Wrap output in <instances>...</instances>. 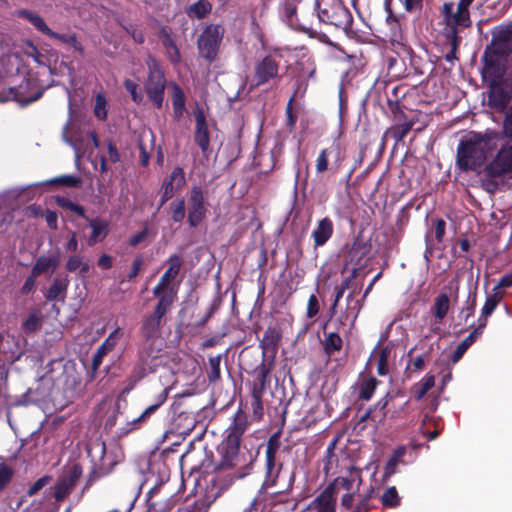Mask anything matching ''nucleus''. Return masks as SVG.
<instances>
[{"label":"nucleus","instance_id":"47","mask_svg":"<svg viewBox=\"0 0 512 512\" xmlns=\"http://www.w3.org/2000/svg\"><path fill=\"white\" fill-rule=\"evenodd\" d=\"M222 355L209 357V369L207 370V379L210 383H215L221 378L220 363Z\"/></svg>","mask_w":512,"mask_h":512},{"label":"nucleus","instance_id":"55","mask_svg":"<svg viewBox=\"0 0 512 512\" xmlns=\"http://www.w3.org/2000/svg\"><path fill=\"white\" fill-rule=\"evenodd\" d=\"M281 435H282L281 429L277 430L272 435H270V437L268 438L267 444H266L265 453L277 455V453L281 447Z\"/></svg>","mask_w":512,"mask_h":512},{"label":"nucleus","instance_id":"6","mask_svg":"<svg viewBox=\"0 0 512 512\" xmlns=\"http://www.w3.org/2000/svg\"><path fill=\"white\" fill-rule=\"evenodd\" d=\"M168 268L160 277L156 286L152 289V294L160 300L162 297L168 299L170 304L177 300L178 288L172 285L183 267V259L179 254H171L167 259Z\"/></svg>","mask_w":512,"mask_h":512},{"label":"nucleus","instance_id":"58","mask_svg":"<svg viewBox=\"0 0 512 512\" xmlns=\"http://www.w3.org/2000/svg\"><path fill=\"white\" fill-rule=\"evenodd\" d=\"M392 399L389 393L381 398L374 406H372L374 412L378 414L379 422H383L387 416V406L389 401Z\"/></svg>","mask_w":512,"mask_h":512},{"label":"nucleus","instance_id":"23","mask_svg":"<svg viewBox=\"0 0 512 512\" xmlns=\"http://www.w3.org/2000/svg\"><path fill=\"white\" fill-rule=\"evenodd\" d=\"M274 368V356L263 358L260 365L255 368L256 377L251 384L250 391L265 393L270 385V374Z\"/></svg>","mask_w":512,"mask_h":512},{"label":"nucleus","instance_id":"35","mask_svg":"<svg viewBox=\"0 0 512 512\" xmlns=\"http://www.w3.org/2000/svg\"><path fill=\"white\" fill-rule=\"evenodd\" d=\"M157 339L141 338L137 345V354L147 357L155 362L160 349L156 347Z\"/></svg>","mask_w":512,"mask_h":512},{"label":"nucleus","instance_id":"22","mask_svg":"<svg viewBox=\"0 0 512 512\" xmlns=\"http://www.w3.org/2000/svg\"><path fill=\"white\" fill-rule=\"evenodd\" d=\"M155 367L156 364L154 361L136 354V359L126 379L128 386L132 389L137 383L146 378L149 374L153 373L155 371Z\"/></svg>","mask_w":512,"mask_h":512},{"label":"nucleus","instance_id":"49","mask_svg":"<svg viewBox=\"0 0 512 512\" xmlns=\"http://www.w3.org/2000/svg\"><path fill=\"white\" fill-rule=\"evenodd\" d=\"M391 350L388 346L382 347L378 353L377 359V374L379 376H386L389 373L388 359Z\"/></svg>","mask_w":512,"mask_h":512},{"label":"nucleus","instance_id":"44","mask_svg":"<svg viewBox=\"0 0 512 512\" xmlns=\"http://www.w3.org/2000/svg\"><path fill=\"white\" fill-rule=\"evenodd\" d=\"M55 202L60 208L69 210L84 219H88L86 216L85 208L77 203H74L69 198L64 196H56Z\"/></svg>","mask_w":512,"mask_h":512},{"label":"nucleus","instance_id":"45","mask_svg":"<svg viewBox=\"0 0 512 512\" xmlns=\"http://www.w3.org/2000/svg\"><path fill=\"white\" fill-rule=\"evenodd\" d=\"M171 220L175 223H181L186 216L185 199L177 198L169 205Z\"/></svg>","mask_w":512,"mask_h":512},{"label":"nucleus","instance_id":"19","mask_svg":"<svg viewBox=\"0 0 512 512\" xmlns=\"http://www.w3.org/2000/svg\"><path fill=\"white\" fill-rule=\"evenodd\" d=\"M489 177H499L512 172V143L502 145L493 160L485 167Z\"/></svg>","mask_w":512,"mask_h":512},{"label":"nucleus","instance_id":"36","mask_svg":"<svg viewBox=\"0 0 512 512\" xmlns=\"http://www.w3.org/2000/svg\"><path fill=\"white\" fill-rule=\"evenodd\" d=\"M211 11L212 4L208 0H198L187 7L186 14L190 18L203 19L210 14Z\"/></svg>","mask_w":512,"mask_h":512},{"label":"nucleus","instance_id":"5","mask_svg":"<svg viewBox=\"0 0 512 512\" xmlns=\"http://www.w3.org/2000/svg\"><path fill=\"white\" fill-rule=\"evenodd\" d=\"M283 58L280 48H271L259 55L254 62L251 87L279 83L283 77Z\"/></svg>","mask_w":512,"mask_h":512},{"label":"nucleus","instance_id":"52","mask_svg":"<svg viewBox=\"0 0 512 512\" xmlns=\"http://www.w3.org/2000/svg\"><path fill=\"white\" fill-rule=\"evenodd\" d=\"M250 394H251V408H252L253 415L256 419L261 420L263 417V411H264L263 401H262L264 393H259L257 391L256 392L250 391Z\"/></svg>","mask_w":512,"mask_h":512},{"label":"nucleus","instance_id":"2","mask_svg":"<svg viewBox=\"0 0 512 512\" xmlns=\"http://www.w3.org/2000/svg\"><path fill=\"white\" fill-rule=\"evenodd\" d=\"M473 1L459 0L456 8L453 2H445L441 7L443 27L440 30V36L450 46L449 52L445 55L448 61L456 58L455 54L461 41L459 33L472 24L468 8Z\"/></svg>","mask_w":512,"mask_h":512},{"label":"nucleus","instance_id":"21","mask_svg":"<svg viewBox=\"0 0 512 512\" xmlns=\"http://www.w3.org/2000/svg\"><path fill=\"white\" fill-rule=\"evenodd\" d=\"M248 426L249 422L246 413L242 409H238L225 430V436L222 441L241 445L242 436L248 429Z\"/></svg>","mask_w":512,"mask_h":512},{"label":"nucleus","instance_id":"42","mask_svg":"<svg viewBox=\"0 0 512 512\" xmlns=\"http://www.w3.org/2000/svg\"><path fill=\"white\" fill-rule=\"evenodd\" d=\"M504 137L499 132H492L487 130L484 134H482V164L485 162L487 155L486 149H492L497 147V143L502 141Z\"/></svg>","mask_w":512,"mask_h":512},{"label":"nucleus","instance_id":"25","mask_svg":"<svg viewBox=\"0 0 512 512\" xmlns=\"http://www.w3.org/2000/svg\"><path fill=\"white\" fill-rule=\"evenodd\" d=\"M333 234L334 223L329 216L318 220L315 228L311 232L314 249L324 246L333 237Z\"/></svg>","mask_w":512,"mask_h":512},{"label":"nucleus","instance_id":"53","mask_svg":"<svg viewBox=\"0 0 512 512\" xmlns=\"http://www.w3.org/2000/svg\"><path fill=\"white\" fill-rule=\"evenodd\" d=\"M494 291L495 292L492 295L487 297L485 304L482 307V316H489L503 297V292L499 289Z\"/></svg>","mask_w":512,"mask_h":512},{"label":"nucleus","instance_id":"43","mask_svg":"<svg viewBox=\"0 0 512 512\" xmlns=\"http://www.w3.org/2000/svg\"><path fill=\"white\" fill-rule=\"evenodd\" d=\"M379 383L380 381L375 377L363 380L359 386L358 399L363 401L371 400Z\"/></svg>","mask_w":512,"mask_h":512},{"label":"nucleus","instance_id":"34","mask_svg":"<svg viewBox=\"0 0 512 512\" xmlns=\"http://www.w3.org/2000/svg\"><path fill=\"white\" fill-rule=\"evenodd\" d=\"M480 332V326L475 328L466 338H464L453 351L450 356V361L456 364L465 354L467 349L477 340V335Z\"/></svg>","mask_w":512,"mask_h":512},{"label":"nucleus","instance_id":"27","mask_svg":"<svg viewBox=\"0 0 512 512\" xmlns=\"http://www.w3.org/2000/svg\"><path fill=\"white\" fill-rule=\"evenodd\" d=\"M195 132L194 141L199 146L203 153L207 152L210 146V135L208 124L202 110L195 114Z\"/></svg>","mask_w":512,"mask_h":512},{"label":"nucleus","instance_id":"37","mask_svg":"<svg viewBox=\"0 0 512 512\" xmlns=\"http://www.w3.org/2000/svg\"><path fill=\"white\" fill-rule=\"evenodd\" d=\"M176 502L177 498L174 495L161 499H155V495H151L148 499L149 508L154 512H168L176 505Z\"/></svg>","mask_w":512,"mask_h":512},{"label":"nucleus","instance_id":"60","mask_svg":"<svg viewBox=\"0 0 512 512\" xmlns=\"http://www.w3.org/2000/svg\"><path fill=\"white\" fill-rule=\"evenodd\" d=\"M107 101L104 95L98 94L95 98L94 114L100 120L107 118Z\"/></svg>","mask_w":512,"mask_h":512},{"label":"nucleus","instance_id":"30","mask_svg":"<svg viewBox=\"0 0 512 512\" xmlns=\"http://www.w3.org/2000/svg\"><path fill=\"white\" fill-rule=\"evenodd\" d=\"M69 283L70 281L67 276L55 277L52 284L45 293L46 300L64 302Z\"/></svg>","mask_w":512,"mask_h":512},{"label":"nucleus","instance_id":"31","mask_svg":"<svg viewBox=\"0 0 512 512\" xmlns=\"http://www.w3.org/2000/svg\"><path fill=\"white\" fill-rule=\"evenodd\" d=\"M173 118L179 121L186 112V97L183 89L175 82L170 84Z\"/></svg>","mask_w":512,"mask_h":512},{"label":"nucleus","instance_id":"18","mask_svg":"<svg viewBox=\"0 0 512 512\" xmlns=\"http://www.w3.org/2000/svg\"><path fill=\"white\" fill-rule=\"evenodd\" d=\"M186 184L185 173L183 168L175 167L173 171L167 176L160 188V203L158 209H160L167 201L179 192Z\"/></svg>","mask_w":512,"mask_h":512},{"label":"nucleus","instance_id":"11","mask_svg":"<svg viewBox=\"0 0 512 512\" xmlns=\"http://www.w3.org/2000/svg\"><path fill=\"white\" fill-rule=\"evenodd\" d=\"M382 273L379 272L369 283L367 288L364 291L362 299H356V291H351L346 297V307L339 316L337 317L335 324L336 330H340L343 328L348 322L351 327L354 326L358 315L362 309V301L368 296V294L372 291L374 284L380 279Z\"/></svg>","mask_w":512,"mask_h":512},{"label":"nucleus","instance_id":"13","mask_svg":"<svg viewBox=\"0 0 512 512\" xmlns=\"http://www.w3.org/2000/svg\"><path fill=\"white\" fill-rule=\"evenodd\" d=\"M170 387H165L154 398V402L149 405L137 418L129 421L120 429V435L126 436L129 433L139 430L148 424L151 417L167 401Z\"/></svg>","mask_w":512,"mask_h":512},{"label":"nucleus","instance_id":"12","mask_svg":"<svg viewBox=\"0 0 512 512\" xmlns=\"http://www.w3.org/2000/svg\"><path fill=\"white\" fill-rule=\"evenodd\" d=\"M19 15L26 19L30 24H32L38 31L43 33L44 35L59 40L62 43L70 45L75 51L79 52L80 54H83L84 48L82 44L78 41L77 36L75 33L72 34H60L57 32H54L52 29L49 28V26L46 24L44 19L37 13L28 11V10H22L19 12Z\"/></svg>","mask_w":512,"mask_h":512},{"label":"nucleus","instance_id":"28","mask_svg":"<svg viewBox=\"0 0 512 512\" xmlns=\"http://www.w3.org/2000/svg\"><path fill=\"white\" fill-rule=\"evenodd\" d=\"M333 152H335L336 158L331 170H337L339 168L342 162V157L340 156L339 144H337L332 145L330 148H324L319 152L315 165V169L318 174L324 173L329 169V156L332 155Z\"/></svg>","mask_w":512,"mask_h":512},{"label":"nucleus","instance_id":"26","mask_svg":"<svg viewBox=\"0 0 512 512\" xmlns=\"http://www.w3.org/2000/svg\"><path fill=\"white\" fill-rule=\"evenodd\" d=\"M451 308L450 295L446 291H441L433 301L430 307L432 316V325H441L448 315Z\"/></svg>","mask_w":512,"mask_h":512},{"label":"nucleus","instance_id":"64","mask_svg":"<svg viewBox=\"0 0 512 512\" xmlns=\"http://www.w3.org/2000/svg\"><path fill=\"white\" fill-rule=\"evenodd\" d=\"M82 472H83V470H82L81 465L74 464L70 467L67 475L63 478L75 487L78 480L82 476Z\"/></svg>","mask_w":512,"mask_h":512},{"label":"nucleus","instance_id":"50","mask_svg":"<svg viewBox=\"0 0 512 512\" xmlns=\"http://www.w3.org/2000/svg\"><path fill=\"white\" fill-rule=\"evenodd\" d=\"M381 502L384 507L395 508L400 505V497L395 486L389 487L382 495Z\"/></svg>","mask_w":512,"mask_h":512},{"label":"nucleus","instance_id":"1","mask_svg":"<svg viewBox=\"0 0 512 512\" xmlns=\"http://www.w3.org/2000/svg\"><path fill=\"white\" fill-rule=\"evenodd\" d=\"M455 168L461 177L470 174L477 177L474 183H467L466 194L467 200L478 207L480 204L472 189L477 190L480 182V132L466 131L460 136L456 149Z\"/></svg>","mask_w":512,"mask_h":512},{"label":"nucleus","instance_id":"10","mask_svg":"<svg viewBox=\"0 0 512 512\" xmlns=\"http://www.w3.org/2000/svg\"><path fill=\"white\" fill-rule=\"evenodd\" d=\"M224 36V28L219 24L206 26L197 40L199 55L209 63L217 58L220 44Z\"/></svg>","mask_w":512,"mask_h":512},{"label":"nucleus","instance_id":"14","mask_svg":"<svg viewBox=\"0 0 512 512\" xmlns=\"http://www.w3.org/2000/svg\"><path fill=\"white\" fill-rule=\"evenodd\" d=\"M87 454L93 464L89 475V482L107 475L111 471V463H106V444L104 441L96 440L87 446Z\"/></svg>","mask_w":512,"mask_h":512},{"label":"nucleus","instance_id":"3","mask_svg":"<svg viewBox=\"0 0 512 512\" xmlns=\"http://www.w3.org/2000/svg\"><path fill=\"white\" fill-rule=\"evenodd\" d=\"M512 53V22L506 26H500L493 32L490 45L485 49L482 60V78L494 75L496 78L505 75L507 57Z\"/></svg>","mask_w":512,"mask_h":512},{"label":"nucleus","instance_id":"4","mask_svg":"<svg viewBox=\"0 0 512 512\" xmlns=\"http://www.w3.org/2000/svg\"><path fill=\"white\" fill-rule=\"evenodd\" d=\"M218 452L221 458L215 467L216 472H228L231 480L242 479L251 473L252 454L249 451L241 452L240 445L222 441Z\"/></svg>","mask_w":512,"mask_h":512},{"label":"nucleus","instance_id":"63","mask_svg":"<svg viewBox=\"0 0 512 512\" xmlns=\"http://www.w3.org/2000/svg\"><path fill=\"white\" fill-rule=\"evenodd\" d=\"M14 475L13 469L6 465L0 464V491H3L10 483Z\"/></svg>","mask_w":512,"mask_h":512},{"label":"nucleus","instance_id":"51","mask_svg":"<svg viewBox=\"0 0 512 512\" xmlns=\"http://www.w3.org/2000/svg\"><path fill=\"white\" fill-rule=\"evenodd\" d=\"M414 125V121L409 120L403 123L395 125L391 129L392 137L396 142L403 141V139L408 135V133L412 130Z\"/></svg>","mask_w":512,"mask_h":512},{"label":"nucleus","instance_id":"39","mask_svg":"<svg viewBox=\"0 0 512 512\" xmlns=\"http://www.w3.org/2000/svg\"><path fill=\"white\" fill-rule=\"evenodd\" d=\"M343 347V340L337 332L325 333V339L323 341L324 352L331 356L335 352H339Z\"/></svg>","mask_w":512,"mask_h":512},{"label":"nucleus","instance_id":"16","mask_svg":"<svg viewBox=\"0 0 512 512\" xmlns=\"http://www.w3.org/2000/svg\"><path fill=\"white\" fill-rule=\"evenodd\" d=\"M372 250V244L370 240H366L361 233L357 234L344 252L345 266L352 264L354 266L363 267L364 259L369 256Z\"/></svg>","mask_w":512,"mask_h":512},{"label":"nucleus","instance_id":"20","mask_svg":"<svg viewBox=\"0 0 512 512\" xmlns=\"http://www.w3.org/2000/svg\"><path fill=\"white\" fill-rule=\"evenodd\" d=\"M503 77L496 78L494 75H487L485 79L482 78V81L490 79L488 102L490 106L499 110H504L511 100V93L501 84Z\"/></svg>","mask_w":512,"mask_h":512},{"label":"nucleus","instance_id":"17","mask_svg":"<svg viewBox=\"0 0 512 512\" xmlns=\"http://www.w3.org/2000/svg\"><path fill=\"white\" fill-rule=\"evenodd\" d=\"M35 83L31 79H24L18 87H9L7 96H0V101L4 102L12 99L18 102L21 106H27L43 95V91L36 89L33 93H29V89L34 87Z\"/></svg>","mask_w":512,"mask_h":512},{"label":"nucleus","instance_id":"24","mask_svg":"<svg viewBox=\"0 0 512 512\" xmlns=\"http://www.w3.org/2000/svg\"><path fill=\"white\" fill-rule=\"evenodd\" d=\"M122 336L121 329L117 327L113 330L108 337L99 345L93 354L92 363H91V371L92 373H96L99 369L100 365L103 362V358L106 354L112 351L117 345L118 340Z\"/></svg>","mask_w":512,"mask_h":512},{"label":"nucleus","instance_id":"57","mask_svg":"<svg viewBox=\"0 0 512 512\" xmlns=\"http://www.w3.org/2000/svg\"><path fill=\"white\" fill-rule=\"evenodd\" d=\"M163 47L165 48L166 54L171 63L179 64L181 62L180 50L173 39L167 43H164Z\"/></svg>","mask_w":512,"mask_h":512},{"label":"nucleus","instance_id":"59","mask_svg":"<svg viewBox=\"0 0 512 512\" xmlns=\"http://www.w3.org/2000/svg\"><path fill=\"white\" fill-rule=\"evenodd\" d=\"M318 511H328L335 512V500L334 498H329L324 494H320L316 499Z\"/></svg>","mask_w":512,"mask_h":512},{"label":"nucleus","instance_id":"56","mask_svg":"<svg viewBox=\"0 0 512 512\" xmlns=\"http://www.w3.org/2000/svg\"><path fill=\"white\" fill-rule=\"evenodd\" d=\"M404 454H405V447H403V446L398 447L393 452V454L389 458V460L386 464V467H385L386 474H393L395 472L396 466H397L399 460L401 459V457L404 456Z\"/></svg>","mask_w":512,"mask_h":512},{"label":"nucleus","instance_id":"7","mask_svg":"<svg viewBox=\"0 0 512 512\" xmlns=\"http://www.w3.org/2000/svg\"><path fill=\"white\" fill-rule=\"evenodd\" d=\"M147 65L149 71L144 83V90L153 106L157 109H161L167 84L165 74L155 58L150 57Z\"/></svg>","mask_w":512,"mask_h":512},{"label":"nucleus","instance_id":"41","mask_svg":"<svg viewBox=\"0 0 512 512\" xmlns=\"http://www.w3.org/2000/svg\"><path fill=\"white\" fill-rule=\"evenodd\" d=\"M434 385L435 377L433 375H426L421 381L412 386L411 392L413 393L414 398L419 401L430 389L434 387Z\"/></svg>","mask_w":512,"mask_h":512},{"label":"nucleus","instance_id":"38","mask_svg":"<svg viewBox=\"0 0 512 512\" xmlns=\"http://www.w3.org/2000/svg\"><path fill=\"white\" fill-rule=\"evenodd\" d=\"M58 265H59L58 256H53V257L40 256L36 260V263L34 264L31 272L34 274V276L38 277L41 274L45 273L50 268L52 270L56 269V267Z\"/></svg>","mask_w":512,"mask_h":512},{"label":"nucleus","instance_id":"61","mask_svg":"<svg viewBox=\"0 0 512 512\" xmlns=\"http://www.w3.org/2000/svg\"><path fill=\"white\" fill-rule=\"evenodd\" d=\"M337 439H334L329 443V445L326 448L325 456L323 458V471L325 474H328L331 469L332 460L335 457V447H336Z\"/></svg>","mask_w":512,"mask_h":512},{"label":"nucleus","instance_id":"46","mask_svg":"<svg viewBox=\"0 0 512 512\" xmlns=\"http://www.w3.org/2000/svg\"><path fill=\"white\" fill-rule=\"evenodd\" d=\"M349 475V477H338L334 481L335 484L341 487L342 489L349 491L352 489L353 483L356 478L359 480V482L362 481L361 470L356 467H351L349 469Z\"/></svg>","mask_w":512,"mask_h":512},{"label":"nucleus","instance_id":"9","mask_svg":"<svg viewBox=\"0 0 512 512\" xmlns=\"http://www.w3.org/2000/svg\"><path fill=\"white\" fill-rule=\"evenodd\" d=\"M172 304L164 297L157 300L152 312L145 315L142 319L139 329L141 338L157 339L160 335V329L163 326V318L171 310Z\"/></svg>","mask_w":512,"mask_h":512},{"label":"nucleus","instance_id":"32","mask_svg":"<svg viewBox=\"0 0 512 512\" xmlns=\"http://www.w3.org/2000/svg\"><path fill=\"white\" fill-rule=\"evenodd\" d=\"M177 434L181 436L189 435L195 428L196 421L190 412H180L172 423Z\"/></svg>","mask_w":512,"mask_h":512},{"label":"nucleus","instance_id":"40","mask_svg":"<svg viewBox=\"0 0 512 512\" xmlns=\"http://www.w3.org/2000/svg\"><path fill=\"white\" fill-rule=\"evenodd\" d=\"M282 467V463L277 462L276 455L265 453V474L267 480L274 482L278 478Z\"/></svg>","mask_w":512,"mask_h":512},{"label":"nucleus","instance_id":"48","mask_svg":"<svg viewBox=\"0 0 512 512\" xmlns=\"http://www.w3.org/2000/svg\"><path fill=\"white\" fill-rule=\"evenodd\" d=\"M48 184L78 188L81 185V178L74 175H61L49 180Z\"/></svg>","mask_w":512,"mask_h":512},{"label":"nucleus","instance_id":"29","mask_svg":"<svg viewBox=\"0 0 512 512\" xmlns=\"http://www.w3.org/2000/svg\"><path fill=\"white\" fill-rule=\"evenodd\" d=\"M89 223V227L92 229V232L87 240V244L89 246H94L98 242H102L109 234V222L101 217H95L92 219H87Z\"/></svg>","mask_w":512,"mask_h":512},{"label":"nucleus","instance_id":"33","mask_svg":"<svg viewBox=\"0 0 512 512\" xmlns=\"http://www.w3.org/2000/svg\"><path fill=\"white\" fill-rule=\"evenodd\" d=\"M281 338L280 332L275 327H268L263 334V338L260 341V347L263 350V356L265 357V352L271 350L274 354L278 347L279 341Z\"/></svg>","mask_w":512,"mask_h":512},{"label":"nucleus","instance_id":"15","mask_svg":"<svg viewBox=\"0 0 512 512\" xmlns=\"http://www.w3.org/2000/svg\"><path fill=\"white\" fill-rule=\"evenodd\" d=\"M206 200L200 186H193L188 198L187 221L191 228L198 227L206 216Z\"/></svg>","mask_w":512,"mask_h":512},{"label":"nucleus","instance_id":"62","mask_svg":"<svg viewBox=\"0 0 512 512\" xmlns=\"http://www.w3.org/2000/svg\"><path fill=\"white\" fill-rule=\"evenodd\" d=\"M320 311V302L315 294H311L307 301L306 317L315 318Z\"/></svg>","mask_w":512,"mask_h":512},{"label":"nucleus","instance_id":"54","mask_svg":"<svg viewBox=\"0 0 512 512\" xmlns=\"http://www.w3.org/2000/svg\"><path fill=\"white\" fill-rule=\"evenodd\" d=\"M74 486L62 478L55 487L54 497L57 501L65 499L73 490Z\"/></svg>","mask_w":512,"mask_h":512},{"label":"nucleus","instance_id":"8","mask_svg":"<svg viewBox=\"0 0 512 512\" xmlns=\"http://www.w3.org/2000/svg\"><path fill=\"white\" fill-rule=\"evenodd\" d=\"M318 6L319 21L344 31L347 35L353 32V16L350 10L341 1H335L323 8Z\"/></svg>","mask_w":512,"mask_h":512}]
</instances>
